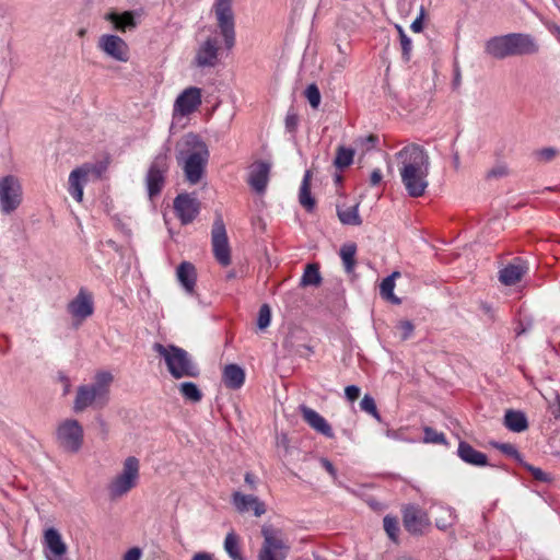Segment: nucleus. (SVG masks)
Segmentation results:
<instances>
[{"label": "nucleus", "mask_w": 560, "mask_h": 560, "mask_svg": "<svg viewBox=\"0 0 560 560\" xmlns=\"http://www.w3.org/2000/svg\"><path fill=\"white\" fill-rule=\"evenodd\" d=\"M345 395L349 401H354L360 396V388L355 385H349L345 388Z\"/></svg>", "instance_id": "09e8293b"}, {"label": "nucleus", "mask_w": 560, "mask_h": 560, "mask_svg": "<svg viewBox=\"0 0 560 560\" xmlns=\"http://www.w3.org/2000/svg\"><path fill=\"white\" fill-rule=\"evenodd\" d=\"M305 96L313 108H317L319 106L320 93L315 84H311L307 86L305 91Z\"/></svg>", "instance_id": "a18cd8bd"}, {"label": "nucleus", "mask_w": 560, "mask_h": 560, "mask_svg": "<svg viewBox=\"0 0 560 560\" xmlns=\"http://www.w3.org/2000/svg\"><path fill=\"white\" fill-rule=\"evenodd\" d=\"M357 245L354 243L343 244L340 248V257L348 273H352L357 264Z\"/></svg>", "instance_id": "473e14b6"}, {"label": "nucleus", "mask_w": 560, "mask_h": 560, "mask_svg": "<svg viewBox=\"0 0 560 560\" xmlns=\"http://www.w3.org/2000/svg\"><path fill=\"white\" fill-rule=\"evenodd\" d=\"M245 482L249 486L250 489L256 488V480L253 474L246 472L244 477Z\"/></svg>", "instance_id": "bf43d9fd"}, {"label": "nucleus", "mask_w": 560, "mask_h": 560, "mask_svg": "<svg viewBox=\"0 0 560 560\" xmlns=\"http://www.w3.org/2000/svg\"><path fill=\"white\" fill-rule=\"evenodd\" d=\"M97 46L106 56L116 61L127 62L129 60V46L117 35H102L98 39Z\"/></svg>", "instance_id": "ddd939ff"}, {"label": "nucleus", "mask_w": 560, "mask_h": 560, "mask_svg": "<svg viewBox=\"0 0 560 560\" xmlns=\"http://www.w3.org/2000/svg\"><path fill=\"white\" fill-rule=\"evenodd\" d=\"M382 177H383V176H382L381 171H380V170H374V171L372 172V174H371V177H370V184H371L372 186H376V185H378V184L381 183V180H382Z\"/></svg>", "instance_id": "4d7b16f0"}, {"label": "nucleus", "mask_w": 560, "mask_h": 560, "mask_svg": "<svg viewBox=\"0 0 560 560\" xmlns=\"http://www.w3.org/2000/svg\"><path fill=\"white\" fill-rule=\"evenodd\" d=\"M311 178L312 172L306 171L299 194V201L307 211L315 207V199L311 196Z\"/></svg>", "instance_id": "c85d7f7f"}, {"label": "nucleus", "mask_w": 560, "mask_h": 560, "mask_svg": "<svg viewBox=\"0 0 560 560\" xmlns=\"http://www.w3.org/2000/svg\"><path fill=\"white\" fill-rule=\"evenodd\" d=\"M201 90L190 86L185 89L174 103V114L180 117L188 116L201 105Z\"/></svg>", "instance_id": "2eb2a0df"}, {"label": "nucleus", "mask_w": 560, "mask_h": 560, "mask_svg": "<svg viewBox=\"0 0 560 560\" xmlns=\"http://www.w3.org/2000/svg\"><path fill=\"white\" fill-rule=\"evenodd\" d=\"M108 167L107 161H102L97 163H84L80 166L82 172L88 176L90 179H100L102 176L106 173Z\"/></svg>", "instance_id": "f704fd0d"}, {"label": "nucleus", "mask_w": 560, "mask_h": 560, "mask_svg": "<svg viewBox=\"0 0 560 560\" xmlns=\"http://www.w3.org/2000/svg\"><path fill=\"white\" fill-rule=\"evenodd\" d=\"M422 19H423V11H421V14L419 18H417L412 23H411V30L416 33H419L422 31L423 28V23H422Z\"/></svg>", "instance_id": "6e6d98bb"}, {"label": "nucleus", "mask_w": 560, "mask_h": 560, "mask_svg": "<svg viewBox=\"0 0 560 560\" xmlns=\"http://www.w3.org/2000/svg\"><path fill=\"white\" fill-rule=\"evenodd\" d=\"M90 180L88 176L82 172L80 166L75 167L69 174L68 178V190L69 194L73 197L78 202H82L83 200V188L84 185Z\"/></svg>", "instance_id": "b1692460"}, {"label": "nucleus", "mask_w": 560, "mask_h": 560, "mask_svg": "<svg viewBox=\"0 0 560 560\" xmlns=\"http://www.w3.org/2000/svg\"><path fill=\"white\" fill-rule=\"evenodd\" d=\"M402 521L405 528L413 535L422 534L430 525L427 513L413 505L405 508Z\"/></svg>", "instance_id": "a211bd4d"}, {"label": "nucleus", "mask_w": 560, "mask_h": 560, "mask_svg": "<svg viewBox=\"0 0 560 560\" xmlns=\"http://www.w3.org/2000/svg\"><path fill=\"white\" fill-rule=\"evenodd\" d=\"M522 465L532 474V476L536 480L542 481V482L550 481L549 475L546 474L545 471H542L540 468H537V467H535L533 465H529L527 463H523Z\"/></svg>", "instance_id": "49530a36"}, {"label": "nucleus", "mask_w": 560, "mask_h": 560, "mask_svg": "<svg viewBox=\"0 0 560 560\" xmlns=\"http://www.w3.org/2000/svg\"><path fill=\"white\" fill-rule=\"evenodd\" d=\"M396 30H397V32L399 34V38H400L402 58L405 61H409L410 57H411V49H412L411 40L406 35V33L401 26L396 25Z\"/></svg>", "instance_id": "58836bf2"}, {"label": "nucleus", "mask_w": 560, "mask_h": 560, "mask_svg": "<svg viewBox=\"0 0 560 560\" xmlns=\"http://www.w3.org/2000/svg\"><path fill=\"white\" fill-rule=\"evenodd\" d=\"M354 151L343 147H339L337 150L335 165L338 168L348 167L353 161Z\"/></svg>", "instance_id": "4c0bfd02"}, {"label": "nucleus", "mask_w": 560, "mask_h": 560, "mask_svg": "<svg viewBox=\"0 0 560 560\" xmlns=\"http://www.w3.org/2000/svg\"><path fill=\"white\" fill-rule=\"evenodd\" d=\"M153 350L164 360L170 374L176 378L197 377L199 368L192 361L189 353L174 345L154 343Z\"/></svg>", "instance_id": "39448f33"}, {"label": "nucleus", "mask_w": 560, "mask_h": 560, "mask_svg": "<svg viewBox=\"0 0 560 560\" xmlns=\"http://www.w3.org/2000/svg\"><path fill=\"white\" fill-rule=\"evenodd\" d=\"M399 328L402 331V339L406 340L410 337L413 331V325L409 320H402L399 323Z\"/></svg>", "instance_id": "3c124183"}, {"label": "nucleus", "mask_w": 560, "mask_h": 560, "mask_svg": "<svg viewBox=\"0 0 560 560\" xmlns=\"http://www.w3.org/2000/svg\"><path fill=\"white\" fill-rule=\"evenodd\" d=\"M504 424L513 432H523L528 428L525 413L516 410H508L505 412Z\"/></svg>", "instance_id": "cd10ccee"}, {"label": "nucleus", "mask_w": 560, "mask_h": 560, "mask_svg": "<svg viewBox=\"0 0 560 560\" xmlns=\"http://www.w3.org/2000/svg\"><path fill=\"white\" fill-rule=\"evenodd\" d=\"M383 522H384V529H385L386 534L388 535V537L394 542H397L398 541V532H399L397 520L395 517L387 515L384 517Z\"/></svg>", "instance_id": "a19ab883"}, {"label": "nucleus", "mask_w": 560, "mask_h": 560, "mask_svg": "<svg viewBox=\"0 0 560 560\" xmlns=\"http://www.w3.org/2000/svg\"><path fill=\"white\" fill-rule=\"evenodd\" d=\"M211 245L215 260L223 267L231 264V248L221 215H217L211 230Z\"/></svg>", "instance_id": "9d476101"}, {"label": "nucleus", "mask_w": 560, "mask_h": 560, "mask_svg": "<svg viewBox=\"0 0 560 560\" xmlns=\"http://www.w3.org/2000/svg\"><path fill=\"white\" fill-rule=\"evenodd\" d=\"M222 382L230 389H238L244 385L245 371L237 364H228L222 372Z\"/></svg>", "instance_id": "393cba45"}, {"label": "nucleus", "mask_w": 560, "mask_h": 560, "mask_svg": "<svg viewBox=\"0 0 560 560\" xmlns=\"http://www.w3.org/2000/svg\"><path fill=\"white\" fill-rule=\"evenodd\" d=\"M191 560H214L212 553L209 552H197L192 556Z\"/></svg>", "instance_id": "13d9d810"}, {"label": "nucleus", "mask_w": 560, "mask_h": 560, "mask_svg": "<svg viewBox=\"0 0 560 560\" xmlns=\"http://www.w3.org/2000/svg\"><path fill=\"white\" fill-rule=\"evenodd\" d=\"M285 129L293 133L295 132L298 125H299V116L294 112H289L285 116Z\"/></svg>", "instance_id": "de8ad7c7"}, {"label": "nucleus", "mask_w": 560, "mask_h": 560, "mask_svg": "<svg viewBox=\"0 0 560 560\" xmlns=\"http://www.w3.org/2000/svg\"><path fill=\"white\" fill-rule=\"evenodd\" d=\"M493 446L501 451L503 454L515 458L520 464H523V458L520 452L513 444L510 443H494Z\"/></svg>", "instance_id": "37998d69"}, {"label": "nucleus", "mask_w": 560, "mask_h": 560, "mask_svg": "<svg viewBox=\"0 0 560 560\" xmlns=\"http://www.w3.org/2000/svg\"><path fill=\"white\" fill-rule=\"evenodd\" d=\"M508 175V168L505 166H497V167H493L492 170H490L488 172V177H502V176H505Z\"/></svg>", "instance_id": "864d4df0"}, {"label": "nucleus", "mask_w": 560, "mask_h": 560, "mask_svg": "<svg viewBox=\"0 0 560 560\" xmlns=\"http://www.w3.org/2000/svg\"><path fill=\"white\" fill-rule=\"evenodd\" d=\"M537 154L542 161H551L557 155V151L553 148H546L540 150Z\"/></svg>", "instance_id": "603ef678"}, {"label": "nucleus", "mask_w": 560, "mask_h": 560, "mask_svg": "<svg viewBox=\"0 0 560 560\" xmlns=\"http://www.w3.org/2000/svg\"><path fill=\"white\" fill-rule=\"evenodd\" d=\"M44 545L47 549L45 552L47 560H68L66 558L68 547L56 528L50 527L44 532Z\"/></svg>", "instance_id": "dca6fc26"}, {"label": "nucleus", "mask_w": 560, "mask_h": 560, "mask_svg": "<svg viewBox=\"0 0 560 560\" xmlns=\"http://www.w3.org/2000/svg\"><path fill=\"white\" fill-rule=\"evenodd\" d=\"M177 279L188 293H192L197 279L195 266L188 261H183L177 267Z\"/></svg>", "instance_id": "bb28decb"}, {"label": "nucleus", "mask_w": 560, "mask_h": 560, "mask_svg": "<svg viewBox=\"0 0 560 560\" xmlns=\"http://www.w3.org/2000/svg\"><path fill=\"white\" fill-rule=\"evenodd\" d=\"M200 201L190 194H179L174 199V211L180 223H191L200 212Z\"/></svg>", "instance_id": "4468645a"}, {"label": "nucleus", "mask_w": 560, "mask_h": 560, "mask_svg": "<svg viewBox=\"0 0 560 560\" xmlns=\"http://www.w3.org/2000/svg\"><path fill=\"white\" fill-rule=\"evenodd\" d=\"M22 201L20 182L13 176L0 179V208L3 213H11Z\"/></svg>", "instance_id": "9b49d317"}, {"label": "nucleus", "mask_w": 560, "mask_h": 560, "mask_svg": "<svg viewBox=\"0 0 560 560\" xmlns=\"http://www.w3.org/2000/svg\"><path fill=\"white\" fill-rule=\"evenodd\" d=\"M140 480V460L136 456L124 459L121 470L116 474L107 485V492L112 500H118L133 490Z\"/></svg>", "instance_id": "423d86ee"}, {"label": "nucleus", "mask_w": 560, "mask_h": 560, "mask_svg": "<svg viewBox=\"0 0 560 560\" xmlns=\"http://www.w3.org/2000/svg\"><path fill=\"white\" fill-rule=\"evenodd\" d=\"M142 550L139 547H132L122 556V560H140Z\"/></svg>", "instance_id": "8fccbe9b"}, {"label": "nucleus", "mask_w": 560, "mask_h": 560, "mask_svg": "<svg viewBox=\"0 0 560 560\" xmlns=\"http://www.w3.org/2000/svg\"><path fill=\"white\" fill-rule=\"evenodd\" d=\"M399 276L400 273L398 271H394L390 276L383 279L380 285V293L382 298L394 304H400V300L394 294L395 279Z\"/></svg>", "instance_id": "7c9ffc66"}, {"label": "nucleus", "mask_w": 560, "mask_h": 560, "mask_svg": "<svg viewBox=\"0 0 560 560\" xmlns=\"http://www.w3.org/2000/svg\"><path fill=\"white\" fill-rule=\"evenodd\" d=\"M300 412L303 417V420L315 431L327 436L334 438V431L330 424L326 421L324 417H322L317 411L312 408L301 405Z\"/></svg>", "instance_id": "412c9836"}, {"label": "nucleus", "mask_w": 560, "mask_h": 560, "mask_svg": "<svg viewBox=\"0 0 560 560\" xmlns=\"http://www.w3.org/2000/svg\"><path fill=\"white\" fill-rule=\"evenodd\" d=\"M232 504L238 513L253 511L256 517L266 513V505L259 498L253 494H245L241 491L233 492Z\"/></svg>", "instance_id": "f3484780"}, {"label": "nucleus", "mask_w": 560, "mask_h": 560, "mask_svg": "<svg viewBox=\"0 0 560 560\" xmlns=\"http://www.w3.org/2000/svg\"><path fill=\"white\" fill-rule=\"evenodd\" d=\"M55 439L62 452L77 454L81 451L84 442L83 427L75 419H63L56 427Z\"/></svg>", "instance_id": "0eeeda50"}, {"label": "nucleus", "mask_w": 560, "mask_h": 560, "mask_svg": "<svg viewBox=\"0 0 560 560\" xmlns=\"http://www.w3.org/2000/svg\"><path fill=\"white\" fill-rule=\"evenodd\" d=\"M360 407H361V409L363 411H365L369 415H371L377 421H381V416H380V413L377 411L375 400H374V398L372 396L364 395L362 400H361V402H360Z\"/></svg>", "instance_id": "ea45409f"}, {"label": "nucleus", "mask_w": 560, "mask_h": 560, "mask_svg": "<svg viewBox=\"0 0 560 560\" xmlns=\"http://www.w3.org/2000/svg\"><path fill=\"white\" fill-rule=\"evenodd\" d=\"M423 432H424L423 441L425 443H434V444H445L446 443L445 435L443 433L435 431L434 429H432L430 427H425L423 429Z\"/></svg>", "instance_id": "79ce46f5"}, {"label": "nucleus", "mask_w": 560, "mask_h": 560, "mask_svg": "<svg viewBox=\"0 0 560 560\" xmlns=\"http://www.w3.org/2000/svg\"><path fill=\"white\" fill-rule=\"evenodd\" d=\"M224 550L232 560H246L242 555L240 536L233 530L225 536Z\"/></svg>", "instance_id": "c756f323"}, {"label": "nucleus", "mask_w": 560, "mask_h": 560, "mask_svg": "<svg viewBox=\"0 0 560 560\" xmlns=\"http://www.w3.org/2000/svg\"><path fill=\"white\" fill-rule=\"evenodd\" d=\"M84 34H85V30H80V31H79V35H80V36H84Z\"/></svg>", "instance_id": "e2e57ef3"}, {"label": "nucleus", "mask_w": 560, "mask_h": 560, "mask_svg": "<svg viewBox=\"0 0 560 560\" xmlns=\"http://www.w3.org/2000/svg\"><path fill=\"white\" fill-rule=\"evenodd\" d=\"M320 464L331 477L336 478L337 471L330 460L327 458H320Z\"/></svg>", "instance_id": "5fc2aeb1"}, {"label": "nucleus", "mask_w": 560, "mask_h": 560, "mask_svg": "<svg viewBox=\"0 0 560 560\" xmlns=\"http://www.w3.org/2000/svg\"><path fill=\"white\" fill-rule=\"evenodd\" d=\"M209 155L207 144L195 133L186 135L178 143L176 159L183 164L185 177L189 184L196 185L201 180Z\"/></svg>", "instance_id": "f03ea898"}, {"label": "nucleus", "mask_w": 560, "mask_h": 560, "mask_svg": "<svg viewBox=\"0 0 560 560\" xmlns=\"http://www.w3.org/2000/svg\"><path fill=\"white\" fill-rule=\"evenodd\" d=\"M108 19L114 23L115 27L120 31H126L128 27H135L136 22L131 12H124L122 14L112 13Z\"/></svg>", "instance_id": "e433bc0d"}, {"label": "nucleus", "mask_w": 560, "mask_h": 560, "mask_svg": "<svg viewBox=\"0 0 560 560\" xmlns=\"http://www.w3.org/2000/svg\"><path fill=\"white\" fill-rule=\"evenodd\" d=\"M113 381L112 373L100 371L95 374L92 384L79 386L73 402V411L82 412L89 407L103 408L106 406L109 400Z\"/></svg>", "instance_id": "20e7f679"}, {"label": "nucleus", "mask_w": 560, "mask_h": 560, "mask_svg": "<svg viewBox=\"0 0 560 560\" xmlns=\"http://www.w3.org/2000/svg\"><path fill=\"white\" fill-rule=\"evenodd\" d=\"M178 388L182 396L189 401L199 402L202 398L201 390L192 382H184Z\"/></svg>", "instance_id": "c9c22d12"}, {"label": "nucleus", "mask_w": 560, "mask_h": 560, "mask_svg": "<svg viewBox=\"0 0 560 560\" xmlns=\"http://www.w3.org/2000/svg\"><path fill=\"white\" fill-rule=\"evenodd\" d=\"M271 164L266 161H256L249 167L248 184L257 192L264 194L268 182Z\"/></svg>", "instance_id": "6ab92c4d"}, {"label": "nucleus", "mask_w": 560, "mask_h": 560, "mask_svg": "<svg viewBox=\"0 0 560 560\" xmlns=\"http://www.w3.org/2000/svg\"><path fill=\"white\" fill-rule=\"evenodd\" d=\"M359 203H355L354 206L348 207V208H341L338 207L337 214L339 220L343 224L348 225H361L362 220L359 215Z\"/></svg>", "instance_id": "2f4dec72"}, {"label": "nucleus", "mask_w": 560, "mask_h": 560, "mask_svg": "<svg viewBox=\"0 0 560 560\" xmlns=\"http://www.w3.org/2000/svg\"><path fill=\"white\" fill-rule=\"evenodd\" d=\"M69 392V384L65 387V393L67 394Z\"/></svg>", "instance_id": "0e129e2a"}, {"label": "nucleus", "mask_w": 560, "mask_h": 560, "mask_svg": "<svg viewBox=\"0 0 560 560\" xmlns=\"http://www.w3.org/2000/svg\"><path fill=\"white\" fill-rule=\"evenodd\" d=\"M401 183L412 198L424 195L429 186L430 156L427 150L416 143L404 147L396 153Z\"/></svg>", "instance_id": "f257e3e1"}, {"label": "nucleus", "mask_w": 560, "mask_h": 560, "mask_svg": "<svg viewBox=\"0 0 560 560\" xmlns=\"http://www.w3.org/2000/svg\"><path fill=\"white\" fill-rule=\"evenodd\" d=\"M232 2L233 0H215L213 4L217 24L228 49H231L235 44V24Z\"/></svg>", "instance_id": "1a4fd4ad"}, {"label": "nucleus", "mask_w": 560, "mask_h": 560, "mask_svg": "<svg viewBox=\"0 0 560 560\" xmlns=\"http://www.w3.org/2000/svg\"><path fill=\"white\" fill-rule=\"evenodd\" d=\"M322 276L317 264H308L301 278V287H318L322 283Z\"/></svg>", "instance_id": "72a5a7b5"}, {"label": "nucleus", "mask_w": 560, "mask_h": 560, "mask_svg": "<svg viewBox=\"0 0 560 560\" xmlns=\"http://www.w3.org/2000/svg\"><path fill=\"white\" fill-rule=\"evenodd\" d=\"M219 45L217 38H207L198 48L195 62L198 67H214L218 62Z\"/></svg>", "instance_id": "aec40b11"}, {"label": "nucleus", "mask_w": 560, "mask_h": 560, "mask_svg": "<svg viewBox=\"0 0 560 560\" xmlns=\"http://www.w3.org/2000/svg\"><path fill=\"white\" fill-rule=\"evenodd\" d=\"M455 84H459L460 83V73L459 71H456V75H455V81H454Z\"/></svg>", "instance_id": "680f3d73"}, {"label": "nucleus", "mask_w": 560, "mask_h": 560, "mask_svg": "<svg viewBox=\"0 0 560 560\" xmlns=\"http://www.w3.org/2000/svg\"><path fill=\"white\" fill-rule=\"evenodd\" d=\"M485 50L495 59H504L510 56L536 54L538 45L528 34L510 33L487 40Z\"/></svg>", "instance_id": "7ed1b4c3"}, {"label": "nucleus", "mask_w": 560, "mask_h": 560, "mask_svg": "<svg viewBox=\"0 0 560 560\" xmlns=\"http://www.w3.org/2000/svg\"><path fill=\"white\" fill-rule=\"evenodd\" d=\"M168 170V158L166 153L158 154L151 163L147 174V187L150 198L158 196L165 183V174Z\"/></svg>", "instance_id": "f8f14e48"}, {"label": "nucleus", "mask_w": 560, "mask_h": 560, "mask_svg": "<svg viewBox=\"0 0 560 560\" xmlns=\"http://www.w3.org/2000/svg\"><path fill=\"white\" fill-rule=\"evenodd\" d=\"M69 313L80 320L93 314V301L91 294L80 290L79 294L68 304Z\"/></svg>", "instance_id": "4be33fe9"}, {"label": "nucleus", "mask_w": 560, "mask_h": 560, "mask_svg": "<svg viewBox=\"0 0 560 560\" xmlns=\"http://www.w3.org/2000/svg\"><path fill=\"white\" fill-rule=\"evenodd\" d=\"M365 140H366L369 143H371L372 145H374V144H375V142H376V140H377V138H376L375 136H373V135H370L369 137H366V139H365Z\"/></svg>", "instance_id": "052dcab7"}, {"label": "nucleus", "mask_w": 560, "mask_h": 560, "mask_svg": "<svg viewBox=\"0 0 560 560\" xmlns=\"http://www.w3.org/2000/svg\"><path fill=\"white\" fill-rule=\"evenodd\" d=\"M264 542L258 552V560H284L290 550L281 529L265 525L261 528Z\"/></svg>", "instance_id": "6e6552de"}, {"label": "nucleus", "mask_w": 560, "mask_h": 560, "mask_svg": "<svg viewBox=\"0 0 560 560\" xmlns=\"http://www.w3.org/2000/svg\"><path fill=\"white\" fill-rule=\"evenodd\" d=\"M526 271V264L521 259H515L500 271L499 279L505 285H513L522 279Z\"/></svg>", "instance_id": "5701e85b"}, {"label": "nucleus", "mask_w": 560, "mask_h": 560, "mask_svg": "<svg viewBox=\"0 0 560 560\" xmlns=\"http://www.w3.org/2000/svg\"><path fill=\"white\" fill-rule=\"evenodd\" d=\"M271 319V311L269 305L264 304L259 308L257 326L259 329H265L269 326Z\"/></svg>", "instance_id": "c03bdc74"}, {"label": "nucleus", "mask_w": 560, "mask_h": 560, "mask_svg": "<svg viewBox=\"0 0 560 560\" xmlns=\"http://www.w3.org/2000/svg\"><path fill=\"white\" fill-rule=\"evenodd\" d=\"M458 456L467 464L474 466H486L488 464V457L486 454L475 450L467 442L462 441L457 450Z\"/></svg>", "instance_id": "a878e982"}]
</instances>
